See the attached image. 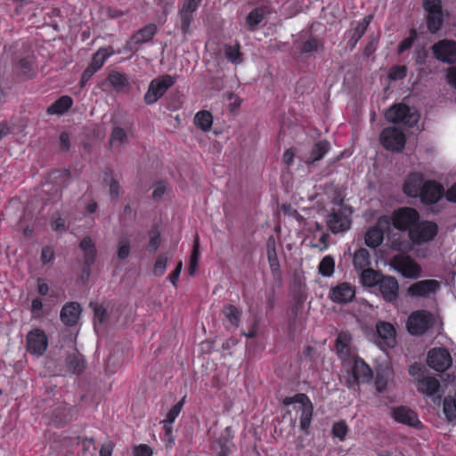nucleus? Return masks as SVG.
I'll return each mask as SVG.
<instances>
[{
	"label": "nucleus",
	"instance_id": "e2e57ef3",
	"mask_svg": "<svg viewBox=\"0 0 456 456\" xmlns=\"http://www.w3.org/2000/svg\"><path fill=\"white\" fill-rule=\"evenodd\" d=\"M167 191V183L164 182H159L156 184L154 191L152 192V198L154 200H159Z\"/></svg>",
	"mask_w": 456,
	"mask_h": 456
},
{
	"label": "nucleus",
	"instance_id": "052dcab7",
	"mask_svg": "<svg viewBox=\"0 0 456 456\" xmlns=\"http://www.w3.org/2000/svg\"><path fill=\"white\" fill-rule=\"evenodd\" d=\"M94 321L99 323H103L106 320V310L102 305H95L94 306Z\"/></svg>",
	"mask_w": 456,
	"mask_h": 456
},
{
	"label": "nucleus",
	"instance_id": "7ed1b4c3",
	"mask_svg": "<svg viewBox=\"0 0 456 456\" xmlns=\"http://www.w3.org/2000/svg\"><path fill=\"white\" fill-rule=\"evenodd\" d=\"M175 82V78L170 75H164L153 79L144 95L145 102L147 104L155 103Z\"/></svg>",
	"mask_w": 456,
	"mask_h": 456
},
{
	"label": "nucleus",
	"instance_id": "8fccbe9b",
	"mask_svg": "<svg viewBox=\"0 0 456 456\" xmlns=\"http://www.w3.org/2000/svg\"><path fill=\"white\" fill-rule=\"evenodd\" d=\"M130 253V241L126 238H120L118 242V257L125 259Z\"/></svg>",
	"mask_w": 456,
	"mask_h": 456
},
{
	"label": "nucleus",
	"instance_id": "bb28decb",
	"mask_svg": "<svg viewBox=\"0 0 456 456\" xmlns=\"http://www.w3.org/2000/svg\"><path fill=\"white\" fill-rule=\"evenodd\" d=\"M353 374L358 383L367 382L372 376L370 368L362 360L354 362Z\"/></svg>",
	"mask_w": 456,
	"mask_h": 456
},
{
	"label": "nucleus",
	"instance_id": "774afa93",
	"mask_svg": "<svg viewBox=\"0 0 456 456\" xmlns=\"http://www.w3.org/2000/svg\"><path fill=\"white\" fill-rule=\"evenodd\" d=\"M114 444L110 442L104 444L100 450V456H111Z\"/></svg>",
	"mask_w": 456,
	"mask_h": 456
},
{
	"label": "nucleus",
	"instance_id": "f3484780",
	"mask_svg": "<svg viewBox=\"0 0 456 456\" xmlns=\"http://www.w3.org/2000/svg\"><path fill=\"white\" fill-rule=\"evenodd\" d=\"M444 193V188L436 182H425L421 192L420 199L426 204L436 203Z\"/></svg>",
	"mask_w": 456,
	"mask_h": 456
},
{
	"label": "nucleus",
	"instance_id": "cd10ccee",
	"mask_svg": "<svg viewBox=\"0 0 456 456\" xmlns=\"http://www.w3.org/2000/svg\"><path fill=\"white\" fill-rule=\"evenodd\" d=\"M79 246L84 252L85 265L90 266L94 263L96 257L94 243L90 237H85Z\"/></svg>",
	"mask_w": 456,
	"mask_h": 456
},
{
	"label": "nucleus",
	"instance_id": "c85d7f7f",
	"mask_svg": "<svg viewBox=\"0 0 456 456\" xmlns=\"http://www.w3.org/2000/svg\"><path fill=\"white\" fill-rule=\"evenodd\" d=\"M72 105V99L69 96H62L47 109L50 115H61L66 112Z\"/></svg>",
	"mask_w": 456,
	"mask_h": 456
},
{
	"label": "nucleus",
	"instance_id": "09e8293b",
	"mask_svg": "<svg viewBox=\"0 0 456 456\" xmlns=\"http://www.w3.org/2000/svg\"><path fill=\"white\" fill-rule=\"evenodd\" d=\"M322 48V44L316 38H310L303 44L301 52L304 53L317 52Z\"/></svg>",
	"mask_w": 456,
	"mask_h": 456
},
{
	"label": "nucleus",
	"instance_id": "f8f14e48",
	"mask_svg": "<svg viewBox=\"0 0 456 456\" xmlns=\"http://www.w3.org/2000/svg\"><path fill=\"white\" fill-rule=\"evenodd\" d=\"M432 50L436 58L443 62H456V42L444 39L435 44Z\"/></svg>",
	"mask_w": 456,
	"mask_h": 456
},
{
	"label": "nucleus",
	"instance_id": "4c0bfd02",
	"mask_svg": "<svg viewBox=\"0 0 456 456\" xmlns=\"http://www.w3.org/2000/svg\"><path fill=\"white\" fill-rule=\"evenodd\" d=\"M225 318L235 327H238L240 322V311L233 305H227L223 309Z\"/></svg>",
	"mask_w": 456,
	"mask_h": 456
},
{
	"label": "nucleus",
	"instance_id": "7c9ffc66",
	"mask_svg": "<svg viewBox=\"0 0 456 456\" xmlns=\"http://www.w3.org/2000/svg\"><path fill=\"white\" fill-rule=\"evenodd\" d=\"M108 80L116 91L120 92L129 87V82L126 75L118 71H111Z\"/></svg>",
	"mask_w": 456,
	"mask_h": 456
},
{
	"label": "nucleus",
	"instance_id": "b1692460",
	"mask_svg": "<svg viewBox=\"0 0 456 456\" xmlns=\"http://www.w3.org/2000/svg\"><path fill=\"white\" fill-rule=\"evenodd\" d=\"M66 366L74 374H80L86 368V362L82 354L77 350L66 358Z\"/></svg>",
	"mask_w": 456,
	"mask_h": 456
},
{
	"label": "nucleus",
	"instance_id": "680f3d73",
	"mask_svg": "<svg viewBox=\"0 0 456 456\" xmlns=\"http://www.w3.org/2000/svg\"><path fill=\"white\" fill-rule=\"evenodd\" d=\"M182 268H183V262L180 260V261H178L175 269L172 272V273L168 277L170 282L175 288L177 287V281L179 279Z\"/></svg>",
	"mask_w": 456,
	"mask_h": 456
},
{
	"label": "nucleus",
	"instance_id": "4468645a",
	"mask_svg": "<svg viewBox=\"0 0 456 456\" xmlns=\"http://www.w3.org/2000/svg\"><path fill=\"white\" fill-rule=\"evenodd\" d=\"M355 296V288L349 282H342L333 287L330 292V298L337 304L351 302Z\"/></svg>",
	"mask_w": 456,
	"mask_h": 456
},
{
	"label": "nucleus",
	"instance_id": "6e6552de",
	"mask_svg": "<svg viewBox=\"0 0 456 456\" xmlns=\"http://www.w3.org/2000/svg\"><path fill=\"white\" fill-rule=\"evenodd\" d=\"M390 227V218L387 216H380L377 224L368 229L365 234V244L372 248L379 247L384 240V233Z\"/></svg>",
	"mask_w": 456,
	"mask_h": 456
},
{
	"label": "nucleus",
	"instance_id": "20e7f679",
	"mask_svg": "<svg viewBox=\"0 0 456 456\" xmlns=\"http://www.w3.org/2000/svg\"><path fill=\"white\" fill-rule=\"evenodd\" d=\"M419 220V215L414 208H401L392 214L390 222L392 221L393 225L401 231H408L415 226Z\"/></svg>",
	"mask_w": 456,
	"mask_h": 456
},
{
	"label": "nucleus",
	"instance_id": "72a5a7b5",
	"mask_svg": "<svg viewBox=\"0 0 456 456\" xmlns=\"http://www.w3.org/2000/svg\"><path fill=\"white\" fill-rule=\"evenodd\" d=\"M428 28L431 33L438 31L443 23L442 11L428 12L427 15Z\"/></svg>",
	"mask_w": 456,
	"mask_h": 456
},
{
	"label": "nucleus",
	"instance_id": "423d86ee",
	"mask_svg": "<svg viewBox=\"0 0 456 456\" xmlns=\"http://www.w3.org/2000/svg\"><path fill=\"white\" fill-rule=\"evenodd\" d=\"M390 265L403 276L410 279L420 275V266L409 256L397 255L390 260Z\"/></svg>",
	"mask_w": 456,
	"mask_h": 456
},
{
	"label": "nucleus",
	"instance_id": "49530a36",
	"mask_svg": "<svg viewBox=\"0 0 456 456\" xmlns=\"http://www.w3.org/2000/svg\"><path fill=\"white\" fill-rule=\"evenodd\" d=\"M104 183L109 186V194L111 200H118L120 195V185L112 176H106Z\"/></svg>",
	"mask_w": 456,
	"mask_h": 456
},
{
	"label": "nucleus",
	"instance_id": "f03ea898",
	"mask_svg": "<svg viewBox=\"0 0 456 456\" xmlns=\"http://www.w3.org/2000/svg\"><path fill=\"white\" fill-rule=\"evenodd\" d=\"M438 232V226L436 223L430 221H422L415 224L410 230L409 238L412 244L422 245L431 241Z\"/></svg>",
	"mask_w": 456,
	"mask_h": 456
},
{
	"label": "nucleus",
	"instance_id": "aec40b11",
	"mask_svg": "<svg viewBox=\"0 0 456 456\" xmlns=\"http://www.w3.org/2000/svg\"><path fill=\"white\" fill-rule=\"evenodd\" d=\"M424 178L420 174L411 175L403 185L404 192L410 197H420V192L424 185Z\"/></svg>",
	"mask_w": 456,
	"mask_h": 456
},
{
	"label": "nucleus",
	"instance_id": "6e6d98bb",
	"mask_svg": "<svg viewBox=\"0 0 456 456\" xmlns=\"http://www.w3.org/2000/svg\"><path fill=\"white\" fill-rule=\"evenodd\" d=\"M423 7L427 12L442 11V0H423Z\"/></svg>",
	"mask_w": 456,
	"mask_h": 456
},
{
	"label": "nucleus",
	"instance_id": "1a4fd4ad",
	"mask_svg": "<svg viewBox=\"0 0 456 456\" xmlns=\"http://www.w3.org/2000/svg\"><path fill=\"white\" fill-rule=\"evenodd\" d=\"M405 135L396 127H387L380 134V142L387 150L401 151L405 145Z\"/></svg>",
	"mask_w": 456,
	"mask_h": 456
},
{
	"label": "nucleus",
	"instance_id": "f257e3e1",
	"mask_svg": "<svg viewBox=\"0 0 456 456\" xmlns=\"http://www.w3.org/2000/svg\"><path fill=\"white\" fill-rule=\"evenodd\" d=\"M386 118L391 123L413 126L418 123L419 114L414 108H410L404 103H398L387 110Z\"/></svg>",
	"mask_w": 456,
	"mask_h": 456
},
{
	"label": "nucleus",
	"instance_id": "58836bf2",
	"mask_svg": "<svg viewBox=\"0 0 456 456\" xmlns=\"http://www.w3.org/2000/svg\"><path fill=\"white\" fill-rule=\"evenodd\" d=\"M370 19H371V16L365 17L354 29L353 35L350 39V43H352V46H354L356 45V43L364 35V33L370 24Z\"/></svg>",
	"mask_w": 456,
	"mask_h": 456
},
{
	"label": "nucleus",
	"instance_id": "6ab92c4d",
	"mask_svg": "<svg viewBox=\"0 0 456 456\" xmlns=\"http://www.w3.org/2000/svg\"><path fill=\"white\" fill-rule=\"evenodd\" d=\"M376 329L379 338L384 341L386 346L393 347L395 345V330L391 323L379 322Z\"/></svg>",
	"mask_w": 456,
	"mask_h": 456
},
{
	"label": "nucleus",
	"instance_id": "a878e982",
	"mask_svg": "<svg viewBox=\"0 0 456 456\" xmlns=\"http://www.w3.org/2000/svg\"><path fill=\"white\" fill-rule=\"evenodd\" d=\"M129 142L127 132L120 127H113L110 136V145L113 148L121 149Z\"/></svg>",
	"mask_w": 456,
	"mask_h": 456
},
{
	"label": "nucleus",
	"instance_id": "ddd939ff",
	"mask_svg": "<svg viewBox=\"0 0 456 456\" xmlns=\"http://www.w3.org/2000/svg\"><path fill=\"white\" fill-rule=\"evenodd\" d=\"M439 289V282L436 280H423L411 284L407 292L411 297H428L435 294Z\"/></svg>",
	"mask_w": 456,
	"mask_h": 456
},
{
	"label": "nucleus",
	"instance_id": "2eb2a0df",
	"mask_svg": "<svg viewBox=\"0 0 456 456\" xmlns=\"http://www.w3.org/2000/svg\"><path fill=\"white\" fill-rule=\"evenodd\" d=\"M202 0H183V5L179 10L181 20V30L187 34L190 25L193 20V12H196Z\"/></svg>",
	"mask_w": 456,
	"mask_h": 456
},
{
	"label": "nucleus",
	"instance_id": "393cba45",
	"mask_svg": "<svg viewBox=\"0 0 456 456\" xmlns=\"http://www.w3.org/2000/svg\"><path fill=\"white\" fill-rule=\"evenodd\" d=\"M352 337L346 331H341L335 343V350L341 357H346L350 354Z\"/></svg>",
	"mask_w": 456,
	"mask_h": 456
},
{
	"label": "nucleus",
	"instance_id": "473e14b6",
	"mask_svg": "<svg viewBox=\"0 0 456 456\" xmlns=\"http://www.w3.org/2000/svg\"><path fill=\"white\" fill-rule=\"evenodd\" d=\"M213 123V117L210 112L207 110L199 111L194 118V124L196 126L203 131H208Z\"/></svg>",
	"mask_w": 456,
	"mask_h": 456
},
{
	"label": "nucleus",
	"instance_id": "79ce46f5",
	"mask_svg": "<svg viewBox=\"0 0 456 456\" xmlns=\"http://www.w3.org/2000/svg\"><path fill=\"white\" fill-rule=\"evenodd\" d=\"M300 428L304 430L307 429L311 424L313 416V405L312 403L306 404L305 406H300Z\"/></svg>",
	"mask_w": 456,
	"mask_h": 456
},
{
	"label": "nucleus",
	"instance_id": "412c9836",
	"mask_svg": "<svg viewBox=\"0 0 456 456\" xmlns=\"http://www.w3.org/2000/svg\"><path fill=\"white\" fill-rule=\"evenodd\" d=\"M393 418L398 422L412 427H416L419 423L416 413L403 406L393 410Z\"/></svg>",
	"mask_w": 456,
	"mask_h": 456
},
{
	"label": "nucleus",
	"instance_id": "a211bd4d",
	"mask_svg": "<svg viewBox=\"0 0 456 456\" xmlns=\"http://www.w3.org/2000/svg\"><path fill=\"white\" fill-rule=\"evenodd\" d=\"M81 307L79 304L71 302L66 304L61 311V319L65 325H75L79 318Z\"/></svg>",
	"mask_w": 456,
	"mask_h": 456
},
{
	"label": "nucleus",
	"instance_id": "4d7b16f0",
	"mask_svg": "<svg viewBox=\"0 0 456 456\" xmlns=\"http://www.w3.org/2000/svg\"><path fill=\"white\" fill-rule=\"evenodd\" d=\"M406 76V68L404 66H395L389 71L388 77L392 80L402 79Z\"/></svg>",
	"mask_w": 456,
	"mask_h": 456
},
{
	"label": "nucleus",
	"instance_id": "338daca9",
	"mask_svg": "<svg viewBox=\"0 0 456 456\" xmlns=\"http://www.w3.org/2000/svg\"><path fill=\"white\" fill-rule=\"evenodd\" d=\"M98 69L89 65L83 72L81 85L84 86Z\"/></svg>",
	"mask_w": 456,
	"mask_h": 456
},
{
	"label": "nucleus",
	"instance_id": "5fc2aeb1",
	"mask_svg": "<svg viewBox=\"0 0 456 456\" xmlns=\"http://www.w3.org/2000/svg\"><path fill=\"white\" fill-rule=\"evenodd\" d=\"M347 431L348 428L345 421L337 422L332 427V434L341 440L346 436Z\"/></svg>",
	"mask_w": 456,
	"mask_h": 456
},
{
	"label": "nucleus",
	"instance_id": "864d4df0",
	"mask_svg": "<svg viewBox=\"0 0 456 456\" xmlns=\"http://www.w3.org/2000/svg\"><path fill=\"white\" fill-rule=\"evenodd\" d=\"M183 404V399L180 400L176 404H175L167 412L166 419L163 421L164 423L171 424L175 421V418L179 415L182 407Z\"/></svg>",
	"mask_w": 456,
	"mask_h": 456
},
{
	"label": "nucleus",
	"instance_id": "f704fd0d",
	"mask_svg": "<svg viewBox=\"0 0 456 456\" xmlns=\"http://www.w3.org/2000/svg\"><path fill=\"white\" fill-rule=\"evenodd\" d=\"M443 408L448 421L456 420V393L453 397L448 396L444 399Z\"/></svg>",
	"mask_w": 456,
	"mask_h": 456
},
{
	"label": "nucleus",
	"instance_id": "c9c22d12",
	"mask_svg": "<svg viewBox=\"0 0 456 456\" xmlns=\"http://www.w3.org/2000/svg\"><path fill=\"white\" fill-rule=\"evenodd\" d=\"M267 256L270 264V268L274 275L279 273L280 265L275 250V245L273 240H269L267 243Z\"/></svg>",
	"mask_w": 456,
	"mask_h": 456
},
{
	"label": "nucleus",
	"instance_id": "0e129e2a",
	"mask_svg": "<svg viewBox=\"0 0 456 456\" xmlns=\"http://www.w3.org/2000/svg\"><path fill=\"white\" fill-rule=\"evenodd\" d=\"M54 251L50 247H45L42 249L41 252V261L43 264H47L53 259Z\"/></svg>",
	"mask_w": 456,
	"mask_h": 456
},
{
	"label": "nucleus",
	"instance_id": "4be33fe9",
	"mask_svg": "<svg viewBox=\"0 0 456 456\" xmlns=\"http://www.w3.org/2000/svg\"><path fill=\"white\" fill-rule=\"evenodd\" d=\"M440 388V382L433 377H418L417 389L427 395H434Z\"/></svg>",
	"mask_w": 456,
	"mask_h": 456
},
{
	"label": "nucleus",
	"instance_id": "a18cd8bd",
	"mask_svg": "<svg viewBox=\"0 0 456 456\" xmlns=\"http://www.w3.org/2000/svg\"><path fill=\"white\" fill-rule=\"evenodd\" d=\"M224 53L226 58L232 63L238 64L242 61V57L238 44L236 45L225 46Z\"/></svg>",
	"mask_w": 456,
	"mask_h": 456
},
{
	"label": "nucleus",
	"instance_id": "ea45409f",
	"mask_svg": "<svg viewBox=\"0 0 456 456\" xmlns=\"http://www.w3.org/2000/svg\"><path fill=\"white\" fill-rule=\"evenodd\" d=\"M335 262L332 256H326L319 265V273L325 277H330L334 273Z\"/></svg>",
	"mask_w": 456,
	"mask_h": 456
},
{
	"label": "nucleus",
	"instance_id": "13d9d810",
	"mask_svg": "<svg viewBox=\"0 0 456 456\" xmlns=\"http://www.w3.org/2000/svg\"><path fill=\"white\" fill-rule=\"evenodd\" d=\"M416 36H417V33L415 30H411V36L405 39H403L399 47H398V52L401 53H403V51L409 49L411 47L412 45V43L414 41V39L416 38Z\"/></svg>",
	"mask_w": 456,
	"mask_h": 456
},
{
	"label": "nucleus",
	"instance_id": "bf43d9fd",
	"mask_svg": "<svg viewBox=\"0 0 456 456\" xmlns=\"http://www.w3.org/2000/svg\"><path fill=\"white\" fill-rule=\"evenodd\" d=\"M152 449L146 444H140L134 448V456H152Z\"/></svg>",
	"mask_w": 456,
	"mask_h": 456
},
{
	"label": "nucleus",
	"instance_id": "de8ad7c7",
	"mask_svg": "<svg viewBox=\"0 0 456 456\" xmlns=\"http://www.w3.org/2000/svg\"><path fill=\"white\" fill-rule=\"evenodd\" d=\"M168 257L166 255H160L153 266V273L155 276H161L163 275L164 272L166 271V268L167 266L168 263Z\"/></svg>",
	"mask_w": 456,
	"mask_h": 456
},
{
	"label": "nucleus",
	"instance_id": "37998d69",
	"mask_svg": "<svg viewBox=\"0 0 456 456\" xmlns=\"http://www.w3.org/2000/svg\"><path fill=\"white\" fill-rule=\"evenodd\" d=\"M200 256V240L199 236L196 235L193 241L192 252L190 257V266H189V273L190 275H193L195 273L196 268L198 266Z\"/></svg>",
	"mask_w": 456,
	"mask_h": 456
},
{
	"label": "nucleus",
	"instance_id": "39448f33",
	"mask_svg": "<svg viewBox=\"0 0 456 456\" xmlns=\"http://www.w3.org/2000/svg\"><path fill=\"white\" fill-rule=\"evenodd\" d=\"M334 203L338 206V208L331 209L327 216L326 224L333 233L343 232L349 229L350 220L346 214L345 208L341 205L342 200H335Z\"/></svg>",
	"mask_w": 456,
	"mask_h": 456
},
{
	"label": "nucleus",
	"instance_id": "9d476101",
	"mask_svg": "<svg viewBox=\"0 0 456 456\" xmlns=\"http://www.w3.org/2000/svg\"><path fill=\"white\" fill-rule=\"evenodd\" d=\"M27 350L29 354L41 356L48 346V338L43 330L34 329L26 337Z\"/></svg>",
	"mask_w": 456,
	"mask_h": 456
},
{
	"label": "nucleus",
	"instance_id": "5701e85b",
	"mask_svg": "<svg viewBox=\"0 0 456 456\" xmlns=\"http://www.w3.org/2000/svg\"><path fill=\"white\" fill-rule=\"evenodd\" d=\"M157 33L155 24H148L139 29L130 39V44L142 45L150 42Z\"/></svg>",
	"mask_w": 456,
	"mask_h": 456
},
{
	"label": "nucleus",
	"instance_id": "a19ab883",
	"mask_svg": "<svg viewBox=\"0 0 456 456\" xmlns=\"http://www.w3.org/2000/svg\"><path fill=\"white\" fill-rule=\"evenodd\" d=\"M18 69L21 76L30 78L35 75V65L32 59H21L19 61Z\"/></svg>",
	"mask_w": 456,
	"mask_h": 456
},
{
	"label": "nucleus",
	"instance_id": "0eeeda50",
	"mask_svg": "<svg viewBox=\"0 0 456 456\" xmlns=\"http://www.w3.org/2000/svg\"><path fill=\"white\" fill-rule=\"evenodd\" d=\"M432 324V314L425 310H418L409 316L407 329L411 335L424 334Z\"/></svg>",
	"mask_w": 456,
	"mask_h": 456
},
{
	"label": "nucleus",
	"instance_id": "c03bdc74",
	"mask_svg": "<svg viewBox=\"0 0 456 456\" xmlns=\"http://www.w3.org/2000/svg\"><path fill=\"white\" fill-rule=\"evenodd\" d=\"M263 19L264 11L260 8H256L248 13L246 22L249 28L253 30L263 20Z\"/></svg>",
	"mask_w": 456,
	"mask_h": 456
},
{
	"label": "nucleus",
	"instance_id": "e433bc0d",
	"mask_svg": "<svg viewBox=\"0 0 456 456\" xmlns=\"http://www.w3.org/2000/svg\"><path fill=\"white\" fill-rule=\"evenodd\" d=\"M380 279L378 273L371 268H366L361 272V281L364 286L372 287L379 284Z\"/></svg>",
	"mask_w": 456,
	"mask_h": 456
},
{
	"label": "nucleus",
	"instance_id": "603ef678",
	"mask_svg": "<svg viewBox=\"0 0 456 456\" xmlns=\"http://www.w3.org/2000/svg\"><path fill=\"white\" fill-rule=\"evenodd\" d=\"M390 248L396 251L408 252L411 249V246L404 240L393 238L390 241Z\"/></svg>",
	"mask_w": 456,
	"mask_h": 456
},
{
	"label": "nucleus",
	"instance_id": "3c124183",
	"mask_svg": "<svg viewBox=\"0 0 456 456\" xmlns=\"http://www.w3.org/2000/svg\"><path fill=\"white\" fill-rule=\"evenodd\" d=\"M109 55L110 53L106 49L102 48L98 50L97 53L94 55L90 65L99 69L103 65Z\"/></svg>",
	"mask_w": 456,
	"mask_h": 456
},
{
	"label": "nucleus",
	"instance_id": "dca6fc26",
	"mask_svg": "<svg viewBox=\"0 0 456 456\" xmlns=\"http://www.w3.org/2000/svg\"><path fill=\"white\" fill-rule=\"evenodd\" d=\"M379 289L385 300L393 302L398 297L399 285L395 277L383 276L379 281Z\"/></svg>",
	"mask_w": 456,
	"mask_h": 456
},
{
	"label": "nucleus",
	"instance_id": "2f4dec72",
	"mask_svg": "<svg viewBox=\"0 0 456 456\" xmlns=\"http://www.w3.org/2000/svg\"><path fill=\"white\" fill-rule=\"evenodd\" d=\"M370 253L366 248L358 249L354 255V266L355 269L362 271L369 268L370 265Z\"/></svg>",
	"mask_w": 456,
	"mask_h": 456
},
{
	"label": "nucleus",
	"instance_id": "c756f323",
	"mask_svg": "<svg viewBox=\"0 0 456 456\" xmlns=\"http://www.w3.org/2000/svg\"><path fill=\"white\" fill-rule=\"evenodd\" d=\"M330 143L327 141H320L315 143L310 152V156L306 160L307 164L314 163L322 159V157L329 151Z\"/></svg>",
	"mask_w": 456,
	"mask_h": 456
},
{
	"label": "nucleus",
	"instance_id": "9b49d317",
	"mask_svg": "<svg viewBox=\"0 0 456 456\" xmlns=\"http://www.w3.org/2000/svg\"><path fill=\"white\" fill-rule=\"evenodd\" d=\"M428 365L436 371H445L452 364V358L444 348H433L431 349L427 357Z\"/></svg>",
	"mask_w": 456,
	"mask_h": 456
},
{
	"label": "nucleus",
	"instance_id": "69168bd1",
	"mask_svg": "<svg viewBox=\"0 0 456 456\" xmlns=\"http://www.w3.org/2000/svg\"><path fill=\"white\" fill-rule=\"evenodd\" d=\"M159 244H160V234L157 232L151 237L150 241L148 243V250L150 252L156 251L159 248Z\"/></svg>",
	"mask_w": 456,
	"mask_h": 456
}]
</instances>
